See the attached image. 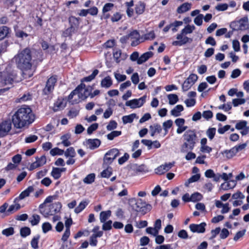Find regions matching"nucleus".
<instances>
[{
  "mask_svg": "<svg viewBox=\"0 0 249 249\" xmlns=\"http://www.w3.org/2000/svg\"><path fill=\"white\" fill-rule=\"evenodd\" d=\"M35 120V116L31 108L22 106L12 116V122L17 128L28 126Z\"/></svg>",
  "mask_w": 249,
  "mask_h": 249,
  "instance_id": "nucleus-1",
  "label": "nucleus"
},
{
  "mask_svg": "<svg viewBox=\"0 0 249 249\" xmlns=\"http://www.w3.org/2000/svg\"><path fill=\"white\" fill-rule=\"evenodd\" d=\"M17 67L22 71L23 76L25 78L31 77L34 74L32 68L31 55L30 50L25 49L19 52L13 58Z\"/></svg>",
  "mask_w": 249,
  "mask_h": 249,
  "instance_id": "nucleus-2",
  "label": "nucleus"
},
{
  "mask_svg": "<svg viewBox=\"0 0 249 249\" xmlns=\"http://www.w3.org/2000/svg\"><path fill=\"white\" fill-rule=\"evenodd\" d=\"M183 143L181 148V152L186 153L194 149L196 142L197 136L194 130H188L183 135Z\"/></svg>",
  "mask_w": 249,
  "mask_h": 249,
  "instance_id": "nucleus-3",
  "label": "nucleus"
},
{
  "mask_svg": "<svg viewBox=\"0 0 249 249\" xmlns=\"http://www.w3.org/2000/svg\"><path fill=\"white\" fill-rule=\"evenodd\" d=\"M17 77L16 72L9 66L2 72L0 71V78L5 85L12 84Z\"/></svg>",
  "mask_w": 249,
  "mask_h": 249,
  "instance_id": "nucleus-4",
  "label": "nucleus"
},
{
  "mask_svg": "<svg viewBox=\"0 0 249 249\" xmlns=\"http://www.w3.org/2000/svg\"><path fill=\"white\" fill-rule=\"evenodd\" d=\"M132 200H134L136 202L135 205L136 208L135 210L137 212L145 213L152 209V206L150 204L146 203V202L143 201L142 199H139L137 200L134 199Z\"/></svg>",
  "mask_w": 249,
  "mask_h": 249,
  "instance_id": "nucleus-5",
  "label": "nucleus"
},
{
  "mask_svg": "<svg viewBox=\"0 0 249 249\" xmlns=\"http://www.w3.org/2000/svg\"><path fill=\"white\" fill-rule=\"evenodd\" d=\"M146 97V95H144L139 99H134L127 101L125 103V106L129 107L132 109L140 107L145 102Z\"/></svg>",
  "mask_w": 249,
  "mask_h": 249,
  "instance_id": "nucleus-6",
  "label": "nucleus"
},
{
  "mask_svg": "<svg viewBox=\"0 0 249 249\" xmlns=\"http://www.w3.org/2000/svg\"><path fill=\"white\" fill-rule=\"evenodd\" d=\"M100 227L98 226H95L92 230L93 234L89 238V244L91 246L95 247L97 245V237H101L103 234V232L100 231Z\"/></svg>",
  "mask_w": 249,
  "mask_h": 249,
  "instance_id": "nucleus-7",
  "label": "nucleus"
},
{
  "mask_svg": "<svg viewBox=\"0 0 249 249\" xmlns=\"http://www.w3.org/2000/svg\"><path fill=\"white\" fill-rule=\"evenodd\" d=\"M62 205L59 202H55L52 204L50 207V210L48 211L45 210L42 214L45 217H49L50 216L53 215L60 212L61 209Z\"/></svg>",
  "mask_w": 249,
  "mask_h": 249,
  "instance_id": "nucleus-8",
  "label": "nucleus"
},
{
  "mask_svg": "<svg viewBox=\"0 0 249 249\" xmlns=\"http://www.w3.org/2000/svg\"><path fill=\"white\" fill-rule=\"evenodd\" d=\"M176 38L177 40L174 41L172 45L175 46H181L187 43H191L192 39L185 36L181 33L177 35Z\"/></svg>",
  "mask_w": 249,
  "mask_h": 249,
  "instance_id": "nucleus-9",
  "label": "nucleus"
},
{
  "mask_svg": "<svg viewBox=\"0 0 249 249\" xmlns=\"http://www.w3.org/2000/svg\"><path fill=\"white\" fill-rule=\"evenodd\" d=\"M119 155V150L113 148L108 151L105 155L104 161L106 164L111 163L113 160Z\"/></svg>",
  "mask_w": 249,
  "mask_h": 249,
  "instance_id": "nucleus-10",
  "label": "nucleus"
},
{
  "mask_svg": "<svg viewBox=\"0 0 249 249\" xmlns=\"http://www.w3.org/2000/svg\"><path fill=\"white\" fill-rule=\"evenodd\" d=\"M78 89V92L82 100L86 99L89 96L92 88L90 87H86L85 85L81 84L76 88Z\"/></svg>",
  "mask_w": 249,
  "mask_h": 249,
  "instance_id": "nucleus-11",
  "label": "nucleus"
},
{
  "mask_svg": "<svg viewBox=\"0 0 249 249\" xmlns=\"http://www.w3.org/2000/svg\"><path fill=\"white\" fill-rule=\"evenodd\" d=\"M198 76L196 74H191L184 82L182 85V89L183 91H187L191 88V87L197 81Z\"/></svg>",
  "mask_w": 249,
  "mask_h": 249,
  "instance_id": "nucleus-12",
  "label": "nucleus"
},
{
  "mask_svg": "<svg viewBox=\"0 0 249 249\" xmlns=\"http://www.w3.org/2000/svg\"><path fill=\"white\" fill-rule=\"evenodd\" d=\"M12 124L10 120H6L0 123V137L7 135L10 131Z\"/></svg>",
  "mask_w": 249,
  "mask_h": 249,
  "instance_id": "nucleus-13",
  "label": "nucleus"
},
{
  "mask_svg": "<svg viewBox=\"0 0 249 249\" xmlns=\"http://www.w3.org/2000/svg\"><path fill=\"white\" fill-rule=\"evenodd\" d=\"M246 121L241 120L238 121L235 125V128L240 130V133L242 135H246L249 133V126Z\"/></svg>",
  "mask_w": 249,
  "mask_h": 249,
  "instance_id": "nucleus-14",
  "label": "nucleus"
},
{
  "mask_svg": "<svg viewBox=\"0 0 249 249\" xmlns=\"http://www.w3.org/2000/svg\"><path fill=\"white\" fill-rule=\"evenodd\" d=\"M56 82V78L55 76L51 77L47 82L46 87L43 90V93L47 95L52 92Z\"/></svg>",
  "mask_w": 249,
  "mask_h": 249,
  "instance_id": "nucleus-15",
  "label": "nucleus"
},
{
  "mask_svg": "<svg viewBox=\"0 0 249 249\" xmlns=\"http://www.w3.org/2000/svg\"><path fill=\"white\" fill-rule=\"evenodd\" d=\"M206 225L204 222L199 224H191L189 225V228L193 232L203 233L205 231Z\"/></svg>",
  "mask_w": 249,
  "mask_h": 249,
  "instance_id": "nucleus-16",
  "label": "nucleus"
},
{
  "mask_svg": "<svg viewBox=\"0 0 249 249\" xmlns=\"http://www.w3.org/2000/svg\"><path fill=\"white\" fill-rule=\"evenodd\" d=\"M215 205L217 208H221L220 213L222 214L227 213H229L231 210L229 203H223L221 201L219 200H215Z\"/></svg>",
  "mask_w": 249,
  "mask_h": 249,
  "instance_id": "nucleus-17",
  "label": "nucleus"
},
{
  "mask_svg": "<svg viewBox=\"0 0 249 249\" xmlns=\"http://www.w3.org/2000/svg\"><path fill=\"white\" fill-rule=\"evenodd\" d=\"M67 104V100L66 99L59 98L54 103L53 110L54 111H58L64 109Z\"/></svg>",
  "mask_w": 249,
  "mask_h": 249,
  "instance_id": "nucleus-18",
  "label": "nucleus"
},
{
  "mask_svg": "<svg viewBox=\"0 0 249 249\" xmlns=\"http://www.w3.org/2000/svg\"><path fill=\"white\" fill-rule=\"evenodd\" d=\"M185 122V120L183 118H178L175 120V123L178 127L177 129V133L178 134H181L187 129V126L184 125Z\"/></svg>",
  "mask_w": 249,
  "mask_h": 249,
  "instance_id": "nucleus-19",
  "label": "nucleus"
},
{
  "mask_svg": "<svg viewBox=\"0 0 249 249\" xmlns=\"http://www.w3.org/2000/svg\"><path fill=\"white\" fill-rule=\"evenodd\" d=\"M173 166L172 163H165L155 169V173L158 175H162L169 171Z\"/></svg>",
  "mask_w": 249,
  "mask_h": 249,
  "instance_id": "nucleus-20",
  "label": "nucleus"
},
{
  "mask_svg": "<svg viewBox=\"0 0 249 249\" xmlns=\"http://www.w3.org/2000/svg\"><path fill=\"white\" fill-rule=\"evenodd\" d=\"M77 91L78 89H75L68 97V100L72 104H77L82 100Z\"/></svg>",
  "mask_w": 249,
  "mask_h": 249,
  "instance_id": "nucleus-21",
  "label": "nucleus"
},
{
  "mask_svg": "<svg viewBox=\"0 0 249 249\" xmlns=\"http://www.w3.org/2000/svg\"><path fill=\"white\" fill-rule=\"evenodd\" d=\"M46 162V158L44 156H42L40 158H36V161L32 163L30 167V170L35 169L38 167L41 166Z\"/></svg>",
  "mask_w": 249,
  "mask_h": 249,
  "instance_id": "nucleus-22",
  "label": "nucleus"
},
{
  "mask_svg": "<svg viewBox=\"0 0 249 249\" xmlns=\"http://www.w3.org/2000/svg\"><path fill=\"white\" fill-rule=\"evenodd\" d=\"M34 191V188L33 186H29L25 190L22 191L18 197L15 198V201H19L24 199L25 198L29 196H30V194L31 193L33 192Z\"/></svg>",
  "mask_w": 249,
  "mask_h": 249,
  "instance_id": "nucleus-23",
  "label": "nucleus"
},
{
  "mask_svg": "<svg viewBox=\"0 0 249 249\" xmlns=\"http://www.w3.org/2000/svg\"><path fill=\"white\" fill-rule=\"evenodd\" d=\"M66 171V168L64 167H53L51 172V175L55 179H57L61 177L62 173L65 172Z\"/></svg>",
  "mask_w": 249,
  "mask_h": 249,
  "instance_id": "nucleus-24",
  "label": "nucleus"
},
{
  "mask_svg": "<svg viewBox=\"0 0 249 249\" xmlns=\"http://www.w3.org/2000/svg\"><path fill=\"white\" fill-rule=\"evenodd\" d=\"M205 176L207 178H212L213 180L215 182H218L220 180V174H215L214 171L212 169H208L205 172Z\"/></svg>",
  "mask_w": 249,
  "mask_h": 249,
  "instance_id": "nucleus-25",
  "label": "nucleus"
},
{
  "mask_svg": "<svg viewBox=\"0 0 249 249\" xmlns=\"http://www.w3.org/2000/svg\"><path fill=\"white\" fill-rule=\"evenodd\" d=\"M162 128L160 124H154L149 126V132L151 136H154L157 133L161 132Z\"/></svg>",
  "mask_w": 249,
  "mask_h": 249,
  "instance_id": "nucleus-26",
  "label": "nucleus"
},
{
  "mask_svg": "<svg viewBox=\"0 0 249 249\" xmlns=\"http://www.w3.org/2000/svg\"><path fill=\"white\" fill-rule=\"evenodd\" d=\"M87 146L90 149L97 148L100 145V141L97 139H89L86 142Z\"/></svg>",
  "mask_w": 249,
  "mask_h": 249,
  "instance_id": "nucleus-27",
  "label": "nucleus"
},
{
  "mask_svg": "<svg viewBox=\"0 0 249 249\" xmlns=\"http://www.w3.org/2000/svg\"><path fill=\"white\" fill-rule=\"evenodd\" d=\"M153 55V53L152 52H147L143 53L139 58L137 61V64L139 65L142 64L146 62L148 59L152 57Z\"/></svg>",
  "mask_w": 249,
  "mask_h": 249,
  "instance_id": "nucleus-28",
  "label": "nucleus"
},
{
  "mask_svg": "<svg viewBox=\"0 0 249 249\" xmlns=\"http://www.w3.org/2000/svg\"><path fill=\"white\" fill-rule=\"evenodd\" d=\"M236 185V182L233 180H231L228 182H224L221 185V188L224 190L233 189Z\"/></svg>",
  "mask_w": 249,
  "mask_h": 249,
  "instance_id": "nucleus-29",
  "label": "nucleus"
},
{
  "mask_svg": "<svg viewBox=\"0 0 249 249\" xmlns=\"http://www.w3.org/2000/svg\"><path fill=\"white\" fill-rule=\"evenodd\" d=\"M183 109L184 107L182 105H178L171 110L170 113L171 115L174 117H178L181 115V112Z\"/></svg>",
  "mask_w": 249,
  "mask_h": 249,
  "instance_id": "nucleus-30",
  "label": "nucleus"
},
{
  "mask_svg": "<svg viewBox=\"0 0 249 249\" xmlns=\"http://www.w3.org/2000/svg\"><path fill=\"white\" fill-rule=\"evenodd\" d=\"M112 85V81L109 76L105 77L101 82V87L105 88H109Z\"/></svg>",
  "mask_w": 249,
  "mask_h": 249,
  "instance_id": "nucleus-31",
  "label": "nucleus"
},
{
  "mask_svg": "<svg viewBox=\"0 0 249 249\" xmlns=\"http://www.w3.org/2000/svg\"><path fill=\"white\" fill-rule=\"evenodd\" d=\"M111 212L110 210L102 211L100 214V220L101 223H104L111 216Z\"/></svg>",
  "mask_w": 249,
  "mask_h": 249,
  "instance_id": "nucleus-32",
  "label": "nucleus"
},
{
  "mask_svg": "<svg viewBox=\"0 0 249 249\" xmlns=\"http://www.w3.org/2000/svg\"><path fill=\"white\" fill-rule=\"evenodd\" d=\"M191 4L186 2L184 3L177 9V12L179 14L184 13L191 9Z\"/></svg>",
  "mask_w": 249,
  "mask_h": 249,
  "instance_id": "nucleus-33",
  "label": "nucleus"
},
{
  "mask_svg": "<svg viewBox=\"0 0 249 249\" xmlns=\"http://www.w3.org/2000/svg\"><path fill=\"white\" fill-rule=\"evenodd\" d=\"M71 139V135L69 134H66L62 135L60 137L62 144L65 146H69L71 144V142L70 141Z\"/></svg>",
  "mask_w": 249,
  "mask_h": 249,
  "instance_id": "nucleus-34",
  "label": "nucleus"
},
{
  "mask_svg": "<svg viewBox=\"0 0 249 249\" xmlns=\"http://www.w3.org/2000/svg\"><path fill=\"white\" fill-rule=\"evenodd\" d=\"M145 5L144 3L140 1L135 5V12L138 15L142 14L145 10Z\"/></svg>",
  "mask_w": 249,
  "mask_h": 249,
  "instance_id": "nucleus-35",
  "label": "nucleus"
},
{
  "mask_svg": "<svg viewBox=\"0 0 249 249\" xmlns=\"http://www.w3.org/2000/svg\"><path fill=\"white\" fill-rule=\"evenodd\" d=\"M137 115L135 113H132L129 114L128 115L124 116L122 117V121L124 124H126L127 123H131L134 118H136Z\"/></svg>",
  "mask_w": 249,
  "mask_h": 249,
  "instance_id": "nucleus-36",
  "label": "nucleus"
},
{
  "mask_svg": "<svg viewBox=\"0 0 249 249\" xmlns=\"http://www.w3.org/2000/svg\"><path fill=\"white\" fill-rule=\"evenodd\" d=\"M173 122L171 120H168L163 123L162 126L164 131V136H165L168 132L169 129L173 125Z\"/></svg>",
  "mask_w": 249,
  "mask_h": 249,
  "instance_id": "nucleus-37",
  "label": "nucleus"
},
{
  "mask_svg": "<svg viewBox=\"0 0 249 249\" xmlns=\"http://www.w3.org/2000/svg\"><path fill=\"white\" fill-rule=\"evenodd\" d=\"M237 152L233 147L230 150H227L222 152V154L228 159H231L236 154Z\"/></svg>",
  "mask_w": 249,
  "mask_h": 249,
  "instance_id": "nucleus-38",
  "label": "nucleus"
},
{
  "mask_svg": "<svg viewBox=\"0 0 249 249\" xmlns=\"http://www.w3.org/2000/svg\"><path fill=\"white\" fill-rule=\"evenodd\" d=\"M88 202L87 201H81L77 207L74 209V212L76 213H79L82 212L88 205Z\"/></svg>",
  "mask_w": 249,
  "mask_h": 249,
  "instance_id": "nucleus-39",
  "label": "nucleus"
},
{
  "mask_svg": "<svg viewBox=\"0 0 249 249\" xmlns=\"http://www.w3.org/2000/svg\"><path fill=\"white\" fill-rule=\"evenodd\" d=\"M167 98L169 100V104L171 105H174L178 101V97L175 94H170L167 95Z\"/></svg>",
  "mask_w": 249,
  "mask_h": 249,
  "instance_id": "nucleus-40",
  "label": "nucleus"
},
{
  "mask_svg": "<svg viewBox=\"0 0 249 249\" xmlns=\"http://www.w3.org/2000/svg\"><path fill=\"white\" fill-rule=\"evenodd\" d=\"M64 154L66 158L75 157L76 155L75 150L72 147L67 148L65 151H64Z\"/></svg>",
  "mask_w": 249,
  "mask_h": 249,
  "instance_id": "nucleus-41",
  "label": "nucleus"
},
{
  "mask_svg": "<svg viewBox=\"0 0 249 249\" xmlns=\"http://www.w3.org/2000/svg\"><path fill=\"white\" fill-rule=\"evenodd\" d=\"M95 178V174L94 173H91L87 175L83 179V182L86 184H91L94 181Z\"/></svg>",
  "mask_w": 249,
  "mask_h": 249,
  "instance_id": "nucleus-42",
  "label": "nucleus"
},
{
  "mask_svg": "<svg viewBox=\"0 0 249 249\" xmlns=\"http://www.w3.org/2000/svg\"><path fill=\"white\" fill-rule=\"evenodd\" d=\"M40 220L39 215L36 214H33L30 218L29 221L32 226H35L38 224Z\"/></svg>",
  "mask_w": 249,
  "mask_h": 249,
  "instance_id": "nucleus-43",
  "label": "nucleus"
},
{
  "mask_svg": "<svg viewBox=\"0 0 249 249\" xmlns=\"http://www.w3.org/2000/svg\"><path fill=\"white\" fill-rule=\"evenodd\" d=\"M98 72H99L98 70H95L92 72L91 74H90V75H89L87 77H84V78H83L82 79L81 81L82 82H90V81H92L93 79H94L95 76L98 74Z\"/></svg>",
  "mask_w": 249,
  "mask_h": 249,
  "instance_id": "nucleus-44",
  "label": "nucleus"
},
{
  "mask_svg": "<svg viewBox=\"0 0 249 249\" xmlns=\"http://www.w3.org/2000/svg\"><path fill=\"white\" fill-rule=\"evenodd\" d=\"M248 17H244L241 18L238 21L240 29L241 30L245 29L248 25Z\"/></svg>",
  "mask_w": 249,
  "mask_h": 249,
  "instance_id": "nucleus-45",
  "label": "nucleus"
},
{
  "mask_svg": "<svg viewBox=\"0 0 249 249\" xmlns=\"http://www.w3.org/2000/svg\"><path fill=\"white\" fill-rule=\"evenodd\" d=\"M9 33V28L6 26L0 27V40L4 38Z\"/></svg>",
  "mask_w": 249,
  "mask_h": 249,
  "instance_id": "nucleus-46",
  "label": "nucleus"
},
{
  "mask_svg": "<svg viewBox=\"0 0 249 249\" xmlns=\"http://www.w3.org/2000/svg\"><path fill=\"white\" fill-rule=\"evenodd\" d=\"M195 29V27L194 25H188L181 30V33L186 35L192 33Z\"/></svg>",
  "mask_w": 249,
  "mask_h": 249,
  "instance_id": "nucleus-47",
  "label": "nucleus"
},
{
  "mask_svg": "<svg viewBox=\"0 0 249 249\" xmlns=\"http://www.w3.org/2000/svg\"><path fill=\"white\" fill-rule=\"evenodd\" d=\"M200 177V176L198 174L193 175L185 183V185L186 186H188L190 183L196 182L199 180Z\"/></svg>",
  "mask_w": 249,
  "mask_h": 249,
  "instance_id": "nucleus-48",
  "label": "nucleus"
},
{
  "mask_svg": "<svg viewBox=\"0 0 249 249\" xmlns=\"http://www.w3.org/2000/svg\"><path fill=\"white\" fill-rule=\"evenodd\" d=\"M203 198L202 195L199 193L196 192L191 196V201L196 202L201 200Z\"/></svg>",
  "mask_w": 249,
  "mask_h": 249,
  "instance_id": "nucleus-49",
  "label": "nucleus"
},
{
  "mask_svg": "<svg viewBox=\"0 0 249 249\" xmlns=\"http://www.w3.org/2000/svg\"><path fill=\"white\" fill-rule=\"evenodd\" d=\"M171 26L172 30L173 32H176L178 31V27L181 26L183 24V22L181 21H175V22L170 24Z\"/></svg>",
  "mask_w": 249,
  "mask_h": 249,
  "instance_id": "nucleus-50",
  "label": "nucleus"
},
{
  "mask_svg": "<svg viewBox=\"0 0 249 249\" xmlns=\"http://www.w3.org/2000/svg\"><path fill=\"white\" fill-rule=\"evenodd\" d=\"M216 133V128H210L206 131V135L210 140H212L214 137Z\"/></svg>",
  "mask_w": 249,
  "mask_h": 249,
  "instance_id": "nucleus-51",
  "label": "nucleus"
},
{
  "mask_svg": "<svg viewBox=\"0 0 249 249\" xmlns=\"http://www.w3.org/2000/svg\"><path fill=\"white\" fill-rule=\"evenodd\" d=\"M42 229L43 233H46L52 229L51 224L49 222H45L42 224Z\"/></svg>",
  "mask_w": 249,
  "mask_h": 249,
  "instance_id": "nucleus-52",
  "label": "nucleus"
},
{
  "mask_svg": "<svg viewBox=\"0 0 249 249\" xmlns=\"http://www.w3.org/2000/svg\"><path fill=\"white\" fill-rule=\"evenodd\" d=\"M39 238V235H36L32 239L31 242V245L33 248L35 249H37L38 248V243Z\"/></svg>",
  "mask_w": 249,
  "mask_h": 249,
  "instance_id": "nucleus-53",
  "label": "nucleus"
},
{
  "mask_svg": "<svg viewBox=\"0 0 249 249\" xmlns=\"http://www.w3.org/2000/svg\"><path fill=\"white\" fill-rule=\"evenodd\" d=\"M232 102L234 107H237L239 105L244 104L246 102V99L244 98L233 99Z\"/></svg>",
  "mask_w": 249,
  "mask_h": 249,
  "instance_id": "nucleus-54",
  "label": "nucleus"
},
{
  "mask_svg": "<svg viewBox=\"0 0 249 249\" xmlns=\"http://www.w3.org/2000/svg\"><path fill=\"white\" fill-rule=\"evenodd\" d=\"M122 132L121 131H113L107 135V138L109 140H112L115 137L121 135Z\"/></svg>",
  "mask_w": 249,
  "mask_h": 249,
  "instance_id": "nucleus-55",
  "label": "nucleus"
},
{
  "mask_svg": "<svg viewBox=\"0 0 249 249\" xmlns=\"http://www.w3.org/2000/svg\"><path fill=\"white\" fill-rule=\"evenodd\" d=\"M50 153V154L53 156L56 155H62L64 154V150H61L57 147H55L51 149Z\"/></svg>",
  "mask_w": 249,
  "mask_h": 249,
  "instance_id": "nucleus-56",
  "label": "nucleus"
},
{
  "mask_svg": "<svg viewBox=\"0 0 249 249\" xmlns=\"http://www.w3.org/2000/svg\"><path fill=\"white\" fill-rule=\"evenodd\" d=\"M114 77L118 82H122L126 80V76L124 74H121L119 73L114 72Z\"/></svg>",
  "mask_w": 249,
  "mask_h": 249,
  "instance_id": "nucleus-57",
  "label": "nucleus"
},
{
  "mask_svg": "<svg viewBox=\"0 0 249 249\" xmlns=\"http://www.w3.org/2000/svg\"><path fill=\"white\" fill-rule=\"evenodd\" d=\"M117 123L114 120H111L109 122L108 125L107 126V129L108 131L113 130L117 128Z\"/></svg>",
  "mask_w": 249,
  "mask_h": 249,
  "instance_id": "nucleus-58",
  "label": "nucleus"
},
{
  "mask_svg": "<svg viewBox=\"0 0 249 249\" xmlns=\"http://www.w3.org/2000/svg\"><path fill=\"white\" fill-rule=\"evenodd\" d=\"M232 198L236 200H243L245 198V196L241 192L238 191L232 195Z\"/></svg>",
  "mask_w": 249,
  "mask_h": 249,
  "instance_id": "nucleus-59",
  "label": "nucleus"
},
{
  "mask_svg": "<svg viewBox=\"0 0 249 249\" xmlns=\"http://www.w3.org/2000/svg\"><path fill=\"white\" fill-rule=\"evenodd\" d=\"M14 233V228L12 227H10L9 228L3 230L2 231V234L6 236H9L10 235H13Z\"/></svg>",
  "mask_w": 249,
  "mask_h": 249,
  "instance_id": "nucleus-60",
  "label": "nucleus"
},
{
  "mask_svg": "<svg viewBox=\"0 0 249 249\" xmlns=\"http://www.w3.org/2000/svg\"><path fill=\"white\" fill-rule=\"evenodd\" d=\"M113 54L114 58L115 59L116 62H119V58L121 55V51L119 49L114 50Z\"/></svg>",
  "mask_w": 249,
  "mask_h": 249,
  "instance_id": "nucleus-61",
  "label": "nucleus"
},
{
  "mask_svg": "<svg viewBox=\"0 0 249 249\" xmlns=\"http://www.w3.org/2000/svg\"><path fill=\"white\" fill-rule=\"evenodd\" d=\"M229 231L225 228H223L220 232V237L221 239H224L226 238L229 235Z\"/></svg>",
  "mask_w": 249,
  "mask_h": 249,
  "instance_id": "nucleus-62",
  "label": "nucleus"
},
{
  "mask_svg": "<svg viewBox=\"0 0 249 249\" xmlns=\"http://www.w3.org/2000/svg\"><path fill=\"white\" fill-rule=\"evenodd\" d=\"M219 109H223L225 111L230 110L231 108V102L219 106L218 107Z\"/></svg>",
  "mask_w": 249,
  "mask_h": 249,
  "instance_id": "nucleus-63",
  "label": "nucleus"
},
{
  "mask_svg": "<svg viewBox=\"0 0 249 249\" xmlns=\"http://www.w3.org/2000/svg\"><path fill=\"white\" fill-rule=\"evenodd\" d=\"M31 233L30 228L28 227H24L20 230V234L22 237H26L29 235Z\"/></svg>",
  "mask_w": 249,
  "mask_h": 249,
  "instance_id": "nucleus-64",
  "label": "nucleus"
}]
</instances>
